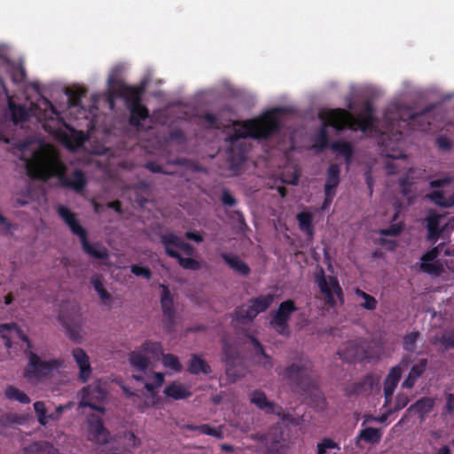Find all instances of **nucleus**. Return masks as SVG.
<instances>
[{"label":"nucleus","instance_id":"obj_1","mask_svg":"<svg viewBox=\"0 0 454 454\" xmlns=\"http://www.w3.org/2000/svg\"><path fill=\"white\" fill-rule=\"evenodd\" d=\"M279 111L280 109H273L259 118L235 122V126L239 128L234 129L228 138L231 145L227 152V161L231 170H239L247 160L248 148L241 141L242 138L267 139L279 131L280 121L278 119Z\"/></svg>","mask_w":454,"mask_h":454},{"label":"nucleus","instance_id":"obj_2","mask_svg":"<svg viewBox=\"0 0 454 454\" xmlns=\"http://www.w3.org/2000/svg\"><path fill=\"white\" fill-rule=\"evenodd\" d=\"M27 176L34 180L47 181L51 177H57L60 185L74 191H82L86 185L83 172L75 169L70 177L67 176V167L56 156L43 153H35L26 163Z\"/></svg>","mask_w":454,"mask_h":454},{"label":"nucleus","instance_id":"obj_3","mask_svg":"<svg viewBox=\"0 0 454 454\" xmlns=\"http://www.w3.org/2000/svg\"><path fill=\"white\" fill-rule=\"evenodd\" d=\"M431 110L432 107L428 106L419 113H413L411 108L395 103L387 108L384 118L392 129L395 128L417 127V129L420 131H427L431 127V121L428 120V114ZM393 136L394 139L399 142L403 138V132L400 129H396Z\"/></svg>","mask_w":454,"mask_h":454},{"label":"nucleus","instance_id":"obj_4","mask_svg":"<svg viewBox=\"0 0 454 454\" xmlns=\"http://www.w3.org/2000/svg\"><path fill=\"white\" fill-rule=\"evenodd\" d=\"M374 106L370 100H366L364 104V110L354 117L345 109L337 108L326 112L322 118L338 131L343 130L346 127L351 129H358L364 132L371 130L375 122Z\"/></svg>","mask_w":454,"mask_h":454},{"label":"nucleus","instance_id":"obj_5","mask_svg":"<svg viewBox=\"0 0 454 454\" xmlns=\"http://www.w3.org/2000/svg\"><path fill=\"white\" fill-rule=\"evenodd\" d=\"M277 373L283 377L294 392L308 394L317 388V380L313 375L311 363L300 359L287 367H278Z\"/></svg>","mask_w":454,"mask_h":454},{"label":"nucleus","instance_id":"obj_6","mask_svg":"<svg viewBox=\"0 0 454 454\" xmlns=\"http://www.w3.org/2000/svg\"><path fill=\"white\" fill-rule=\"evenodd\" d=\"M58 214L64 223L68 226L72 233L80 239L82 251L90 257L99 260H106L109 253L106 247L94 245L89 242L87 231L81 225L74 214L66 206H59Z\"/></svg>","mask_w":454,"mask_h":454},{"label":"nucleus","instance_id":"obj_7","mask_svg":"<svg viewBox=\"0 0 454 454\" xmlns=\"http://www.w3.org/2000/svg\"><path fill=\"white\" fill-rule=\"evenodd\" d=\"M26 356L27 357V364L24 368L23 376L28 380L47 379L55 370L64 367V360L62 358L43 360L34 351H26Z\"/></svg>","mask_w":454,"mask_h":454},{"label":"nucleus","instance_id":"obj_8","mask_svg":"<svg viewBox=\"0 0 454 454\" xmlns=\"http://www.w3.org/2000/svg\"><path fill=\"white\" fill-rule=\"evenodd\" d=\"M261 444V454H280L285 439L280 427H272L267 434H254L251 436Z\"/></svg>","mask_w":454,"mask_h":454},{"label":"nucleus","instance_id":"obj_9","mask_svg":"<svg viewBox=\"0 0 454 454\" xmlns=\"http://www.w3.org/2000/svg\"><path fill=\"white\" fill-rule=\"evenodd\" d=\"M297 309L295 302L291 299L281 302L276 312L272 315V318L270 321V326L278 333L288 336L290 333L288 322L292 314Z\"/></svg>","mask_w":454,"mask_h":454},{"label":"nucleus","instance_id":"obj_10","mask_svg":"<svg viewBox=\"0 0 454 454\" xmlns=\"http://www.w3.org/2000/svg\"><path fill=\"white\" fill-rule=\"evenodd\" d=\"M315 278L321 293L325 295L326 304L330 306L336 304L334 294L343 301L342 289L335 277L329 276L327 278L324 270H320V271L316 274Z\"/></svg>","mask_w":454,"mask_h":454},{"label":"nucleus","instance_id":"obj_11","mask_svg":"<svg viewBox=\"0 0 454 454\" xmlns=\"http://www.w3.org/2000/svg\"><path fill=\"white\" fill-rule=\"evenodd\" d=\"M87 437L89 441L98 445H106L110 442L111 434L105 427L100 416L96 414L88 415Z\"/></svg>","mask_w":454,"mask_h":454},{"label":"nucleus","instance_id":"obj_12","mask_svg":"<svg viewBox=\"0 0 454 454\" xmlns=\"http://www.w3.org/2000/svg\"><path fill=\"white\" fill-rule=\"evenodd\" d=\"M80 405L82 407H90V409L105 413L106 409L96 404V402H102L106 398V392L98 385H89L84 387L81 391Z\"/></svg>","mask_w":454,"mask_h":454},{"label":"nucleus","instance_id":"obj_13","mask_svg":"<svg viewBox=\"0 0 454 454\" xmlns=\"http://www.w3.org/2000/svg\"><path fill=\"white\" fill-rule=\"evenodd\" d=\"M379 384V379L372 373L366 374L359 381L347 384L344 387L347 397L369 395Z\"/></svg>","mask_w":454,"mask_h":454},{"label":"nucleus","instance_id":"obj_14","mask_svg":"<svg viewBox=\"0 0 454 454\" xmlns=\"http://www.w3.org/2000/svg\"><path fill=\"white\" fill-rule=\"evenodd\" d=\"M162 289L160 305L163 313L164 328L171 332L176 325V310L174 308V301L168 287L163 284L160 285Z\"/></svg>","mask_w":454,"mask_h":454},{"label":"nucleus","instance_id":"obj_15","mask_svg":"<svg viewBox=\"0 0 454 454\" xmlns=\"http://www.w3.org/2000/svg\"><path fill=\"white\" fill-rule=\"evenodd\" d=\"M143 92L142 88L129 86L122 82H116L114 88L115 97L123 98L128 107L141 103Z\"/></svg>","mask_w":454,"mask_h":454},{"label":"nucleus","instance_id":"obj_16","mask_svg":"<svg viewBox=\"0 0 454 454\" xmlns=\"http://www.w3.org/2000/svg\"><path fill=\"white\" fill-rule=\"evenodd\" d=\"M0 85L3 88L4 93L7 98L8 108L12 115V120L14 124L26 121L29 117L28 109L25 105H17L9 94V90L2 77H0Z\"/></svg>","mask_w":454,"mask_h":454},{"label":"nucleus","instance_id":"obj_17","mask_svg":"<svg viewBox=\"0 0 454 454\" xmlns=\"http://www.w3.org/2000/svg\"><path fill=\"white\" fill-rule=\"evenodd\" d=\"M72 356L79 368L78 379L82 383H86L91 376V366L87 353L81 348H75L72 350Z\"/></svg>","mask_w":454,"mask_h":454},{"label":"nucleus","instance_id":"obj_18","mask_svg":"<svg viewBox=\"0 0 454 454\" xmlns=\"http://www.w3.org/2000/svg\"><path fill=\"white\" fill-rule=\"evenodd\" d=\"M166 397L175 401L185 400L192 395L191 387L181 383L178 380H173L167 385L163 390Z\"/></svg>","mask_w":454,"mask_h":454},{"label":"nucleus","instance_id":"obj_19","mask_svg":"<svg viewBox=\"0 0 454 454\" xmlns=\"http://www.w3.org/2000/svg\"><path fill=\"white\" fill-rule=\"evenodd\" d=\"M160 241L164 246L166 253L167 248L172 249V247H176L182 250L186 255L192 256L194 254V247L191 244L182 240L181 238L175 233L160 235Z\"/></svg>","mask_w":454,"mask_h":454},{"label":"nucleus","instance_id":"obj_20","mask_svg":"<svg viewBox=\"0 0 454 454\" xmlns=\"http://www.w3.org/2000/svg\"><path fill=\"white\" fill-rule=\"evenodd\" d=\"M403 370L400 365L392 367L384 380V396L385 403H387L392 399L395 389L396 388L401 377Z\"/></svg>","mask_w":454,"mask_h":454},{"label":"nucleus","instance_id":"obj_21","mask_svg":"<svg viewBox=\"0 0 454 454\" xmlns=\"http://www.w3.org/2000/svg\"><path fill=\"white\" fill-rule=\"evenodd\" d=\"M434 406V400L432 397H422L411 404L407 410L404 417L412 412L418 413L421 421H423L428 413H430ZM405 418H403L399 424L403 422Z\"/></svg>","mask_w":454,"mask_h":454},{"label":"nucleus","instance_id":"obj_22","mask_svg":"<svg viewBox=\"0 0 454 454\" xmlns=\"http://www.w3.org/2000/svg\"><path fill=\"white\" fill-rule=\"evenodd\" d=\"M223 360L226 364V374L233 380L239 378V374L234 371L233 365L239 358V353L236 348L228 341L223 340Z\"/></svg>","mask_w":454,"mask_h":454},{"label":"nucleus","instance_id":"obj_23","mask_svg":"<svg viewBox=\"0 0 454 454\" xmlns=\"http://www.w3.org/2000/svg\"><path fill=\"white\" fill-rule=\"evenodd\" d=\"M427 240L429 242H436L442 233L440 228L441 215L436 213H431L427 216Z\"/></svg>","mask_w":454,"mask_h":454},{"label":"nucleus","instance_id":"obj_24","mask_svg":"<svg viewBox=\"0 0 454 454\" xmlns=\"http://www.w3.org/2000/svg\"><path fill=\"white\" fill-rule=\"evenodd\" d=\"M130 112L129 124L140 129L142 127L141 121L146 120L149 117L148 108L141 103L134 106H129Z\"/></svg>","mask_w":454,"mask_h":454},{"label":"nucleus","instance_id":"obj_25","mask_svg":"<svg viewBox=\"0 0 454 454\" xmlns=\"http://www.w3.org/2000/svg\"><path fill=\"white\" fill-rule=\"evenodd\" d=\"M221 257L236 273L241 276H248L251 272L250 267L239 256L230 255L227 253H222Z\"/></svg>","mask_w":454,"mask_h":454},{"label":"nucleus","instance_id":"obj_26","mask_svg":"<svg viewBox=\"0 0 454 454\" xmlns=\"http://www.w3.org/2000/svg\"><path fill=\"white\" fill-rule=\"evenodd\" d=\"M329 110H325V111H321L319 113V117L322 120L323 124L320 127L318 133L317 134L316 138H315V140H316L315 147L317 148V150L318 152L324 151L329 145V135H328L327 128H328V126H331V127H333V126L328 122V121H325L322 118V115H324Z\"/></svg>","mask_w":454,"mask_h":454},{"label":"nucleus","instance_id":"obj_27","mask_svg":"<svg viewBox=\"0 0 454 454\" xmlns=\"http://www.w3.org/2000/svg\"><path fill=\"white\" fill-rule=\"evenodd\" d=\"M251 403L267 413H275L278 406L267 399L264 392L255 390L252 393Z\"/></svg>","mask_w":454,"mask_h":454},{"label":"nucleus","instance_id":"obj_28","mask_svg":"<svg viewBox=\"0 0 454 454\" xmlns=\"http://www.w3.org/2000/svg\"><path fill=\"white\" fill-rule=\"evenodd\" d=\"M346 352L347 356L344 358L349 363L363 362L368 358L367 351L355 341L348 344Z\"/></svg>","mask_w":454,"mask_h":454},{"label":"nucleus","instance_id":"obj_29","mask_svg":"<svg viewBox=\"0 0 454 454\" xmlns=\"http://www.w3.org/2000/svg\"><path fill=\"white\" fill-rule=\"evenodd\" d=\"M340 169L338 164L333 163L327 168L325 192H335L340 184Z\"/></svg>","mask_w":454,"mask_h":454},{"label":"nucleus","instance_id":"obj_30","mask_svg":"<svg viewBox=\"0 0 454 454\" xmlns=\"http://www.w3.org/2000/svg\"><path fill=\"white\" fill-rule=\"evenodd\" d=\"M258 315V311L254 309L252 304H244L236 308L234 310L235 320L239 323H246L253 321Z\"/></svg>","mask_w":454,"mask_h":454},{"label":"nucleus","instance_id":"obj_31","mask_svg":"<svg viewBox=\"0 0 454 454\" xmlns=\"http://www.w3.org/2000/svg\"><path fill=\"white\" fill-rule=\"evenodd\" d=\"M90 283L93 286L97 294H98L102 303L105 305H110L113 297L112 294L104 287L101 275H92L90 278Z\"/></svg>","mask_w":454,"mask_h":454},{"label":"nucleus","instance_id":"obj_32","mask_svg":"<svg viewBox=\"0 0 454 454\" xmlns=\"http://www.w3.org/2000/svg\"><path fill=\"white\" fill-rule=\"evenodd\" d=\"M167 254L171 258L176 259L179 265L185 270H199L201 268V264L198 260L184 258L174 249L167 248Z\"/></svg>","mask_w":454,"mask_h":454},{"label":"nucleus","instance_id":"obj_33","mask_svg":"<svg viewBox=\"0 0 454 454\" xmlns=\"http://www.w3.org/2000/svg\"><path fill=\"white\" fill-rule=\"evenodd\" d=\"M188 372L194 375H198L200 373L209 374L211 372V367L204 359L195 354H192L189 363Z\"/></svg>","mask_w":454,"mask_h":454},{"label":"nucleus","instance_id":"obj_34","mask_svg":"<svg viewBox=\"0 0 454 454\" xmlns=\"http://www.w3.org/2000/svg\"><path fill=\"white\" fill-rule=\"evenodd\" d=\"M331 149L333 152L344 156L347 165L350 164L354 153V149L351 143L342 140L335 141L332 143Z\"/></svg>","mask_w":454,"mask_h":454},{"label":"nucleus","instance_id":"obj_35","mask_svg":"<svg viewBox=\"0 0 454 454\" xmlns=\"http://www.w3.org/2000/svg\"><path fill=\"white\" fill-rule=\"evenodd\" d=\"M275 295L272 294H267L264 295H259L255 298H252L249 300V304H252L253 307L258 314L266 311L272 302L274 301Z\"/></svg>","mask_w":454,"mask_h":454},{"label":"nucleus","instance_id":"obj_36","mask_svg":"<svg viewBox=\"0 0 454 454\" xmlns=\"http://www.w3.org/2000/svg\"><path fill=\"white\" fill-rule=\"evenodd\" d=\"M300 230L312 238L314 228L312 224L313 215L309 212H301L296 215Z\"/></svg>","mask_w":454,"mask_h":454},{"label":"nucleus","instance_id":"obj_37","mask_svg":"<svg viewBox=\"0 0 454 454\" xmlns=\"http://www.w3.org/2000/svg\"><path fill=\"white\" fill-rule=\"evenodd\" d=\"M428 198L430 200L442 207L450 208L454 207V195H451L448 198H446L443 194L442 191L435 190L433 191L429 195Z\"/></svg>","mask_w":454,"mask_h":454},{"label":"nucleus","instance_id":"obj_38","mask_svg":"<svg viewBox=\"0 0 454 454\" xmlns=\"http://www.w3.org/2000/svg\"><path fill=\"white\" fill-rule=\"evenodd\" d=\"M382 434L380 429L374 427H366L359 432L356 440H364L368 443H378L381 439Z\"/></svg>","mask_w":454,"mask_h":454},{"label":"nucleus","instance_id":"obj_39","mask_svg":"<svg viewBox=\"0 0 454 454\" xmlns=\"http://www.w3.org/2000/svg\"><path fill=\"white\" fill-rule=\"evenodd\" d=\"M129 363L136 370L144 372L149 366V359L142 354V351H133L129 355Z\"/></svg>","mask_w":454,"mask_h":454},{"label":"nucleus","instance_id":"obj_40","mask_svg":"<svg viewBox=\"0 0 454 454\" xmlns=\"http://www.w3.org/2000/svg\"><path fill=\"white\" fill-rule=\"evenodd\" d=\"M5 397L9 400L18 401L20 403L27 404L31 402L29 396L13 386H8L4 391Z\"/></svg>","mask_w":454,"mask_h":454},{"label":"nucleus","instance_id":"obj_41","mask_svg":"<svg viewBox=\"0 0 454 454\" xmlns=\"http://www.w3.org/2000/svg\"><path fill=\"white\" fill-rule=\"evenodd\" d=\"M5 331H14L20 340L23 342L28 341V336L20 329L16 323L2 324L0 325V334L3 339L9 340L5 334Z\"/></svg>","mask_w":454,"mask_h":454},{"label":"nucleus","instance_id":"obj_42","mask_svg":"<svg viewBox=\"0 0 454 454\" xmlns=\"http://www.w3.org/2000/svg\"><path fill=\"white\" fill-rule=\"evenodd\" d=\"M66 93L68 98L69 106L72 107H79L81 106L82 98L86 96L87 91L85 89L78 88L74 90L68 89Z\"/></svg>","mask_w":454,"mask_h":454},{"label":"nucleus","instance_id":"obj_43","mask_svg":"<svg viewBox=\"0 0 454 454\" xmlns=\"http://www.w3.org/2000/svg\"><path fill=\"white\" fill-rule=\"evenodd\" d=\"M141 351L150 354L153 358H157L163 355L162 345L158 341L145 340L141 346Z\"/></svg>","mask_w":454,"mask_h":454},{"label":"nucleus","instance_id":"obj_44","mask_svg":"<svg viewBox=\"0 0 454 454\" xmlns=\"http://www.w3.org/2000/svg\"><path fill=\"white\" fill-rule=\"evenodd\" d=\"M420 337L418 331L406 333L403 338V348L405 351L412 353L416 349L417 342Z\"/></svg>","mask_w":454,"mask_h":454},{"label":"nucleus","instance_id":"obj_45","mask_svg":"<svg viewBox=\"0 0 454 454\" xmlns=\"http://www.w3.org/2000/svg\"><path fill=\"white\" fill-rule=\"evenodd\" d=\"M356 295L364 300V302L360 303V306L368 310H373L377 307V300L371 294L364 292L363 290L356 288Z\"/></svg>","mask_w":454,"mask_h":454},{"label":"nucleus","instance_id":"obj_46","mask_svg":"<svg viewBox=\"0 0 454 454\" xmlns=\"http://www.w3.org/2000/svg\"><path fill=\"white\" fill-rule=\"evenodd\" d=\"M8 66L10 67L8 73L11 76L12 82L15 84L23 82L26 78L25 69L21 66L15 65L12 62Z\"/></svg>","mask_w":454,"mask_h":454},{"label":"nucleus","instance_id":"obj_47","mask_svg":"<svg viewBox=\"0 0 454 454\" xmlns=\"http://www.w3.org/2000/svg\"><path fill=\"white\" fill-rule=\"evenodd\" d=\"M162 364L164 367L170 368L176 372H180L183 370L179 358L173 354H163Z\"/></svg>","mask_w":454,"mask_h":454},{"label":"nucleus","instance_id":"obj_48","mask_svg":"<svg viewBox=\"0 0 454 454\" xmlns=\"http://www.w3.org/2000/svg\"><path fill=\"white\" fill-rule=\"evenodd\" d=\"M275 414H277L283 422H286L293 426H299L302 421V417L296 416L291 412H286L282 407L278 406Z\"/></svg>","mask_w":454,"mask_h":454},{"label":"nucleus","instance_id":"obj_49","mask_svg":"<svg viewBox=\"0 0 454 454\" xmlns=\"http://www.w3.org/2000/svg\"><path fill=\"white\" fill-rule=\"evenodd\" d=\"M202 434L213 436L216 439H222L223 437V432L222 427H213L208 424L199 425V431Z\"/></svg>","mask_w":454,"mask_h":454},{"label":"nucleus","instance_id":"obj_50","mask_svg":"<svg viewBox=\"0 0 454 454\" xmlns=\"http://www.w3.org/2000/svg\"><path fill=\"white\" fill-rule=\"evenodd\" d=\"M445 349L454 348V329L445 330L437 340Z\"/></svg>","mask_w":454,"mask_h":454},{"label":"nucleus","instance_id":"obj_51","mask_svg":"<svg viewBox=\"0 0 454 454\" xmlns=\"http://www.w3.org/2000/svg\"><path fill=\"white\" fill-rule=\"evenodd\" d=\"M337 449L340 450V446L337 442H335L331 438H324L317 445V454H326L327 450Z\"/></svg>","mask_w":454,"mask_h":454},{"label":"nucleus","instance_id":"obj_52","mask_svg":"<svg viewBox=\"0 0 454 454\" xmlns=\"http://www.w3.org/2000/svg\"><path fill=\"white\" fill-rule=\"evenodd\" d=\"M31 452H47L49 454H55L56 449L47 442H35L31 444L27 449Z\"/></svg>","mask_w":454,"mask_h":454},{"label":"nucleus","instance_id":"obj_53","mask_svg":"<svg viewBox=\"0 0 454 454\" xmlns=\"http://www.w3.org/2000/svg\"><path fill=\"white\" fill-rule=\"evenodd\" d=\"M428 366L427 358H420L418 363L414 364L410 371V373L418 379L420 378L426 372Z\"/></svg>","mask_w":454,"mask_h":454},{"label":"nucleus","instance_id":"obj_54","mask_svg":"<svg viewBox=\"0 0 454 454\" xmlns=\"http://www.w3.org/2000/svg\"><path fill=\"white\" fill-rule=\"evenodd\" d=\"M251 342L254 346V348L256 349V353L262 355L263 356V358L265 359L263 366L265 368H267V367L270 368L272 366L271 357L265 353L263 346L254 337H251Z\"/></svg>","mask_w":454,"mask_h":454},{"label":"nucleus","instance_id":"obj_55","mask_svg":"<svg viewBox=\"0 0 454 454\" xmlns=\"http://www.w3.org/2000/svg\"><path fill=\"white\" fill-rule=\"evenodd\" d=\"M34 410L38 417V422L42 426H45L47 424V415L44 403L41 401L34 403Z\"/></svg>","mask_w":454,"mask_h":454},{"label":"nucleus","instance_id":"obj_56","mask_svg":"<svg viewBox=\"0 0 454 454\" xmlns=\"http://www.w3.org/2000/svg\"><path fill=\"white\" fill-rule=\"evenodd\" d=\"M403 229V223H393L389 225L387 228L381 229L380 231V233L383 236H398L402 232Z\"/></svg>","mask_w":454,"mask_h":454},{"label":"nucleus","instance_id":"obj_57","mask_svg":"<svg viewBox=\"0 0 454 454\" xmlns=\"http://www.w3.org/2000/svg\"><path fill=\"white\" fill-rule=\"evenodd\" d=\"M400 192L403 195L408 196L411 192L412 182L409 176H402L398 181Z\"/></svg>","mask_w":454,"mask_h":454},{"label":"nucleus","instance_id":"obj_58","mask_svg":"<svg viewBox=\"0 0 454 454\" xmlns=\"http://www.w3.org/2000/svg\"><path fill=\"white\" fill-rule=\"evenodd\" d=\"M409 396L404 393H398L395 396V405L393 408L394 411L403 409L409 403Z\"/></svg>","mask_w":454,"mask_h":454},{"label":"nucleus","instance_id":"obj_59","mask_svg":"<svg viewBox=\"0 0 454 454\" xmlns=\"http://www.w3.org/2000/svg\"><path fill=\"white\" fill-rule=\"evenodd\" d=\"M131 272L137 277H144L146 279H150L152 277L151 270L138 264H133L130 266Z\"/></svg>","mask_w":454,"mask_h":454},{"label":"nucleus","instance_id":"obj_60","mask_svg":"<svg viewBox=\"0 0 454 454\" xmlns=\"http://www.w3.org/2000/svg\"><path fill=\"white\" fill-rule=\"evenodd\" d=\"M421 269L425 272L434 273L435 275H440L442 270L441 266L429 262H422Z\"/></svg>","mask_w":454,"mask_h":454},{"label":"nucleus","instance_id":"obj_61","mask_svg":"<svg viewBox=\"0 0 454 454\" xmlns=\"http://www.w3.org/2000/svg\"><path fill=\"white\" fill-rule=\"evenodd\" d=\"M201 118L207 124L208 128L219 129L218 118L214 114L206 113Z\"/></svg>","mask_w":454,"mask_h":454},{"label":"nucleus","instance_id":"obj_62","mask_svg":"<svg viewBox=\"0 0 454 454\" xmlns=\"http://www.w3.org/2000/svg\"><path fill=\"white\" fill-rule=\"evenodd\" d=\"M67 333L70 340L74 342H81L80 330L76 326L67 325Z\"/></svg>","mask_w":454,"mask_h":454},{"label":"nucleus","instance_id":"obj_63","mask_svg":"<svg viewBox=\"0 0 454 454\" xmlns=\"http://www.w3.org/2000/svg\"><path fill=\"white\" fill-rule=\"evenodd\" d=\"M436 145L443 151H450L452 147L451 141L444 136H440L436 138Z\"/></svg>","mask_w":454,"mask_h":454},{"label":"nucleus","instance_id":"obj_64","mask_svg":"<svg viewBox=\"0 0 454 454\" xmlns=\"http://www.w3.org/2000/svg\"><path fill=\"white\" fill-rule=\"evenodd\" d=\"M169 138L171 140L178 141L179 143H184L186 140L185 134L182 129H176L171 130L169 133Z\"/></svg>","mask_w":454,"mask_h":454}]
</instances>
